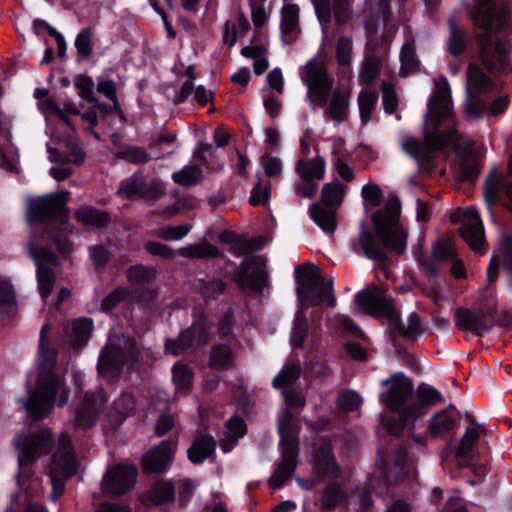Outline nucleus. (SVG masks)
I'll use <instances>...</instances> for the list:
<instances>
[{"label": "nucleus", "mask_w": 512, "mask_h": 512, "mask_svg": "<svg viewBox=\"0 0 512 512\" xmlns=\"http://www.w3.org/2000/svg\"><path fill=\"white\" fill-rule=\"evenodd\" d=\"M401 69L400 75L407 76L410 73L416 71L419 66V62L416 58L415 48L412 44L407 43L402 47L400 53Z\"/></svg>", "instance_id": "nucleus-52"}, {"label": "nucleus", "mask_w": 512, "mask_h": 512, "mask_svg": "<svg viewBox=\"0 0 512 512\" xmlns=\"http://www.w3.org/2000/svg\"><path fill=\"white\" fill-rule=\"evenodd\" d=\"M468 418L470 419L472 426L466 429L465 434L461 438L459 447L456 451L457 458H473L478 452L480 434L484 431L473 417L468 416Z\"/></svg>", "instance_id": "nucleus-30"}, {"label": "nucleus", "mask_w": 512, "mask_h": 512, "mask_svg": "<svg viewBox=\"0 0 512 512\" xmlns=\"http://www.w3.org/2000/svg\"><path fill=\"white\" fill-rule=\"evenodd\" d=\"M299 450V442L294 441L292 438L289 440V447H283L281 462L275 469L274 474L269 479L271 487L280 488L286 480H288L296 466Z\"/></svg>", "instance_id": "nucleus-23"}, {"label": "nucleus", "mask_w": 512, "mask_h": 512, "mask_svg": "<svg viewBox=\"0 0 512 512\" xmlns=\"http://www.w3.org/2000/svg\"><path fill=\"white\" fill-rule=\"evenodd\" d=\"M178 254L190 259H203L218 257L220 252L217 247L207 241H203L181 248Z\"/></svg>", "instance_id": "nucleus-39"}, {"label": "nucleus", "mask_w": 512, "mask_h": 512, "mask_svg": "<svg viewBox=\"0 0 512 512\" xmlns=\"http://www.w3.org/2000/svg\"><path fill=\"white\" fill-rule=\"evenodd\" d=\"M301 77L307 86V97L313 106L321 107L324 115L337 125L347 120L350 91L342 86L333 89L334 78L328 74L323 63L309 61Z\"/></svg>", "instance_id": "nucleus-5"}, {"label": "nucleus", "mask_w": 512, "mask_h": 512, "mask_svg": "<svg viewBox=\"0 0 512 512\" xmlns=\"http://www.w3.org/2000/svg\"><path fill=\"white\" fill-rule=\"evenodd\" d=\"M129 294L127 288L118 287L111 293H109L102 301L101 310L110 311L116 307L121 301H123Z\"/></svg>", "instance_id": "nucleus-64"}, {"label": "nucleus", "mask_w": 512, "mask_h": 512, "mask_svg": "<svg viewBox=\"0 0 512 512\" xmlns=\"http://www.w3.org/2000/svg\"><path fill=\"white\" fill-rule=\"evenodd\" d=\"M352 51V40L347 36H341L336 44V58L340 66L347 67L351 64Z\"/></svg>", "instance_id": "nucleus-58"}, {"label": "nucleus", "mask_w": 512, "mask_h": 512, "mask_svg": "<svg viewBox=\"0 0 512 512\" xmlns=\"http://www.w3.org/2000/svg\"><path fill=\"white\" fill-rule=\"evenodd\" d=\"M345 194V187L339 182L326 183L321 191V204H313L309 211L311 218L325 232L332 233L336 228L334 209L337 208Z\"/></svg>", "instance_id": "nucleus-14"}, {"label": "nucleus", "mask_w": 512, "mask_h": 512, "mask_svg": "<svg viewBox=\"0 0 512 512\" xmlns=\"http://www.w3.org/2000/svg\"><path fill=\"white\" fill-rule=\"evenodd\" d=\"M347 498L346 493L341 489L339 485L334 482L329 483L323 493L320 500L322 509L331 510L337 505L344 502Z\"/></svg>", "instance_id": "nucleus-45"}, {"label": "nucleus", "mask_w": 512, "mask_h": 512, "mask_svg": "<svg viewBox=\"0 0 512 512\" xmlns=\"http://www.w3.org/2000/svg\"><path fill=\"white\" fill-rule=\"evenodd\" d=\"M466 48V34L453 20L449 21L448 50L452 55H459Z\"/></svg>", "instance_id": "nucleus-48"}, {"label": "nucleus", "mask_w": 512, "mask_h": 512, "mask_svg": "<svg viewBox=\"0 0 512 512\" xmlns=\"http://www.w3.org/2000/svg\"><path fill=\"white\" fill-rule=\"evenodd\" d=\"M245 431L246 426L243 419L237 416L231 417L226 424V439L220 441L223 452H230L238 439L245 435Z\"/></svg>", "instance_id": "nucleus-36"}, {"label": "nucleus", "mask_w": 512, "mask_h": 512, "mask_svg": "<svg viewBox=\"0 0 512 512\" xmlns=\"http://www.w3.org/2000/svg\"><path fill=\"white\" fill-rule=\"evenodd\" d=\"M487 317L488 311L461 308L456 311V325L463 331H470L477 336H481L494 326V323L487 321Z\"/></svg>", "instance_id": "nucleus-24"}, {"label": "nucleus", "mask_w": 512, "mask_h": 512, "mask_svg": "<svg viewBox=\"0 0 512 512\" xmlns=\"http://www.w3.org/2000/svg\"><path fill=\"white\" fill-rule=\"evenodd\" d=\"M381 384L388 388L380 394V399L389 410L421 415L422 407L413 402V384L403 373L397 372Z\"/></svg>", "instance_id": "nucleus-11"}, {"label": "nucleus", "mask_w": 512, "mask_h": 512, "mask_svg": "<svg viewBox=\"0 0 512 512\" xmlns=\"http://www.w3.org/2000/svg\"><path fill=\"white\" fill-rule=\"evenodd\" d=\"M296 278L300 308L305 310V306H318L325 301L329 306H335L332 277L325 280L315 266L306 263L296 268Z\"/></svg>", "instance_id": "nucleus-8"}, {"label": "nucleus", "mask_w": 512, "mask_h": 512, "mask_svg": "<svg viewBox=\"0 0 512 512\" xmlns=\"http://www.w3.org/2000/svg\"><path fill=\"white\" fill-rule=\"evenodd\" d=\"M292 419L293 415L291 412L287 410H283L281 415L278 419V433L281 436V442L280 445H283V447H289V440L292 438L294 441H298L293 425H292Z\"/></svg>", "instance_id": "nucleus-51"}, {"label": "nucleus", "mask_w": 512, "mask_h": 512, "mask_svg": "<svg viewBox=\"0 0 512 512\" xmlns=\"http://www.w3.org/2000/svg\"><path fill=\"white\" fill-rule=\"evenodd\" d=\"M215 448L216 441L212 436H198L188 449V458L191 462L200 464L214 454Z\"/></svg>", "instance_id": "nucleus-34"}, {"label": "nucleus", "mask_w": 512, "mask_h": 512, "mask_svg": "<svg viewBox=\"0 0 512 512\" xmlns=\"http://www.w3.org/2000/svg\"><path fill=\"white\" fill-rule=\"evenodd\" d=\"M465 216L460 234L472 250L480 251L485 241L483 223L475 208H468Z\"/></svg>", "instance_id": "nucleus-25"}, {"label": "nucleus", "mask_w": 512, "mask_h": 512, "mask_svg": "<svg viewBox=\"0 0 512 512\" xmlns=\"http://www.w3.org/2000/svg\"><path fill=\"white\" fill-rule=\"evenodd\" d=\"M435 90L428 102L425 143L414 138L402 141L403 150L416 159L422 169L432 168V154L447 146L455 148L457 131L454 129V109L448 81L444 77L434 80Z\"/></svg>", "instance_id": "nucleus-1"}, {"label": "nucleus", "mask_w": 512, "mask_h": 512, "mask_svg": "<svg viewBox=\"0 0 512 512\" xmlns=\"http://www.w3.org/2000/svg\"><path fill=\"white\" fill-rule=\"evenodd\" d=\"M137 468L134 465H117L104 476L102 489L110 495H121L130 490L136 482Z\"/></svg>", "instance_id": "nucleus-20"}, {"label": "nucleus", "mask_w": 512, "mask_h": 512, "mask_svg": "<svg viewBox=\"0 0 512 512\" xmlns=\"http://www.w3.org/2000/svg\"><path fill=\"white\" fill-rule=\"evenodd\" d=\"M134 396L129 392H122L112 404L109 412L110 422L114 427L122 424L135 410Z\"/></svg>", "instance_id": "nucleus-32"}, {"label": "nucleus", "mask_w": 512, "mask_h": 512, "mask_svg": "<svg viewBox=\"0 0 512 512\" xmlns=\"http://www.w3.org/2000/svg\"><path fill=\"white\" fill-rule=\"evenodd\" d=\"M69 194V191H60L41 197L29 198L26 212L28 221L59 219L65 225L64 218L68 214L66 202Z\"/></svg>", "instance_id": "nucleus-15"}, {"label": "nucleus", "mask_w": 512, "mask_h": 512, "mask_svg": "<svg viewBox=\"0 0 512 512\" xmlns=\"http://www.w3.org/2000/svg\"><path fill=\"white\" fill-rule=\"evenodd\" d=\"M75 217L84 225L93 227H104L110 221L108 213L87 206L76 210Z\"/></svg>", "instance_id": "nucleus-38"}, {"label": "nucleus", "mask_w": 512, "mask_h": 512, "mask_svg": "<svg viewBox=\"0 0 512 512\" xmlns=\"http://www.w3.org/2000/svg\"><path fill=\"white\" fill-rule=\"evenodd\" d=\"M198 290L203 297L209 299H217L226 290L225 283L218 278L211 280H199Z\"/></svg>", "instance_id": "nucleus-54"}, {"label": "nucleus", "mask_w": 512, "mask_h": 512, "mask_svg": "<svg viewBox=\"0 0 512 512\" xmlns=\"http://www.w3.org/2000/svg\"><path fill=\"white\" fill-rule=\"evenodd\" d=\"M492 87V81L476 64H470L467 70V92L483 93Z\"/></svg>", "instance_id": "nucleus-35"}, {"label": "nucleus", "mask_w": 512, "mask_h": 512, "mask_svg": "<svg viewBox=\"0 0 512 512\" xmlns=\"http://www.w3.org/2000/svg\"><path fill=\"white\" fill-rule=\"evenodd\" d=\"M470 17L476 26L484 30V33L477 36L482 64L490 73L506 72L510 64L509 47L501 40L494 43L491 31L510 32L507 9H496L492 0H475Z\"/></svg>", "instance_id": "nucleus-2"}, {"label": "nucleus", "mask_w": 512, "mask_h": 512, "mask_svg": "<svg viewBox=\"0 0 512 512\" xmlns=\"http://www.w3.org/2000/svg\"><path fill=\"white\" fill-rule=\"evenodd\" d=\"M74 86L78 91L81 98L87 100L90 103H95L96 98L94 96V81L91 77L86 75H78L74 80Z\"/></svg>", "instance_id": "nucleus-59"}, {"label": "nucleus", "mask_w": 512, "mask_h": 512, "mask_svg": "<svg viewBox=\"0 0 512 512\" xmlns=\"http://www.w3.org/2000/svg\"><path fill=\"white\" fill-rule=\"evenodd\" d=\"M309 331L308 318L303 308H299L295 315L290 335V343L293 347H302Z\"/></svg>", "instance_id": "nucleus-40"}, {"label": "nucleus", "mask_w": 512, "mask_h": 512, "mask_svg": "<svg viewBox=\"0 0 512 512\" xmlns=\"http://www.w3.org/2000/svg\"><path fill=\"white\" fill-rule=\"evenodd\" d=\"M459 168L461 178L469 181L477 177L481 169V164L475 154L466 153L459 156Z\"/></svg>", "instance_id": "nucleus-46"}, {"label": "nucleus", "mask_w": 512, "mask_h": 512, "mask_svg": "<svg viewBox=\"0 0 512 512\" xmlns=\"http://www.w3.org/2000/svg\"><path fill=\"white\" fill-rule=\"evenodd\" d=\"M486 110L487 106L485 102L477 95V93L467 92L466 111L469 116L480 118Z\"/></svg>", "instance_id": "nucleus-63"}, {"label": "nucleus", "mask_w": 512, "mask_h": 512, "mask_svg": "<svg viewBox=\"0 0 512 512\" xmlns=\"http://www.w3.org/2000/svg\"><path fill=\"white\" fill-rule=\"evenodd\" d=\"M66 150L59 151L55 148H49V159L56 163H73L81 165L85 160V152L76 140H69L65 144Z\"/></svg>", "instance_id": "nucleus-33"}, {"label": "nucleus", "mask_w": 512, "mask_h": 512, "mask_svg": "<svg viewBox=\"0 0 512 512\" xmlns=\"http://www.w3.org/2000/svg\"><path fill=\"white\" fill-rule=\"evenodd\" d=\"M193 371L187 365L177 363L173 368V381L178 390L187 391L193 380Z\"/></svg>", "instance_id": "nucleus-56"}, {"label": "nucleus", "mask_w": 512, "mask_h": 512, "mask_svg": "<svg viewBox=\"0 0 512 512\" xmlns=\"http://www.w3.org/2000/svg\"><path fill=\"white\" fill-rule=\"evenodd\" d=\"M106 402L107 395L103 388L87 391L73 410V426L83 430L93 427L98 422Z\"/></svg>", "instance_id": "nucleus-16"}, {"label": "nucleus", "mask_w": 512, "mask_h": 512, "mask_svg": "<svg viewBox=\"0 0 512 512\" xmlns=\"http://www.w3.org/2000/svg\"><path fill=\"white\" fill-rule=\"evenodd\" d=\"M142 178L143 175L140 172H135L130 177L122 180L117 189V194L123 199L139 198Z\"/></svg>", "instance_id": "nucleus-47"}, {"label": "nucleus", "mask_w": 512, "mask_h": 512, "mask_svg": "<svg viewBox=\"0 0 512 512\" xmlns=\"http://www.w3.org/2000/svg\"><path fill=\"white\" fill-rule=\"evenodd\" d=\"M233 354L231 349L224 345L219 344L213 346L210 352L209 365L214 369H229L233 367Z\"/></svg>", "instance_id": "nucleus-41"}, {"label": "nucleus", "mask_w": 512, "mask_h": 512, "mask_svg": "<svg viewBox=\"0 0 512 512\" xmlns=\"http://www.w3.org/2000/svg\"><path fill=\"white\" fill-rule=\"evenodd\" d=\"M50 436V432L44 430L29 436L19 435L14 440L18 451V483L30 496H36L42 491L40 480L31 476L30 467L41 454L46 453L51 442Z\"/></svg>", "instance_id": "nucleus-7"}, {"label": "nucleus", "mask_w": 512, "mask_h": 512, "mask_svg": "<svg viewBox=\"0 0 512 512\" xmlns=\"http://www.w3.org/2000/svg\"><path fill=\"white\" fill-rule=\"evenodd\" d=\"M268 277L266 258L254 255L240 263L232 278L241 290L262 295L269 286Z\"/></svg>", "instance_id": "nucleus-13"}, {"label": "nucleus", "mask_w": 512, "mask_h": 512, "mask_svg": "<svg viewBox=\"0 0 512 512\" xmlns=\"http://www.w3.org/2000/svg\"><path fill=\"white\" fill-rule=\"evenodd\" d=\"M92 329L91 319L81 318L72 321L65 327L66 341L74 347H82L88 342Z\"/></svg>", "instance_id": "nucleus-31"}, {"label": "nucleus", "mask_w": 512, "mask_h": 512, "mask_svg": "<svg viewBox=\"0 0 512 512\" xmlns=\"http://www.w3.org/2000/svg\"><path fill=\"white\" fill-rule=\"evenodd\" d=\"M139 349L131 339L110 341L102 350L97 363L101 376L107 379L117 378L124 365L133 363L138 358Z\"/></svg>", "instance_id": "nucleus-10"}, {"label": "nucleus", "mask_w": 512, "mask_h": 512, "mask_svg": "<svg viewBox=\"0 0 512 512\" xmlns=\"http://www.w3.org/2000/svg\"><path fill=\"white\" fill-rule=\"evenodd\" d=\"M399 216V201L389 200L384 209L377 211L372 217L376 237L362 223L354 250H362L367 258L375 261L385 260L387 250L402 253L406 249L407 233L399 223Z\"/></svg>", "instance_id": "nucleus-3"}, {"label": "nucleus", "mask_w": 512, "mask_h": 512, "mask_svg": "<svg viewBox=\"0 0 512 512\" xmlns=\"http://www.w3.org/2000/svg\"><path fill=\"white\" fill-rule=\"evenodd\" d=\"M174 498V484L168 480H159L141 496V502L146 506H159L174 500Z\"/></svg>", "instance_id": "nucleus-28"}, {"label": "nucleus", "mask_w": 512, "mask_h": 512, "mask_svg": "<svg viewBox=\"0 0 512 512\" xmlns=\"http://www.w3.org/2000/svg\"><path fill=\"white\" fill-rule=\"evenodd\" d=\"M398 418H391L386 421V428L393 436H400L405 426L414 421L419 415H413L411 412H398Z\"/></svg>", "instance_id": "nucleus-60"}, {"label": "nucleus", "mask_w": 512, "mask_h": 512, "mask_svg": "<svg viewBox=\"0 0 512 512\" xmlns=\"http://www.w3.org/2000/svg\"><path fill=\"white\" fill-rule=\"evenodd\" d=\"M92 36L93 30L88 27L83 29L76 37L75 47L82 58H88L92 53Z\"/></svg>", "instance_id": "nucleus-61"}, {"label": "nucleus", "mask_w": 512, "mask_h": 512, "mask_svg": "<svg viewBox=\"0 0 512 512\" xmlns=\"http://www.w3.org/2000/svg\"><path fill=\"white\" fill-rule=\"evenodd\" d=\"M282 41L285 44L294 43L301 34L299 24V7L295 4H287L281 11L280 22Z\"/></svg>", "instance_id": "nucleus-27"}, {"label": "nucleus", "mask_w": 512, "mask_h": 512, "mask_svg": "<svg viewBox=\"0 0 512 512\" xmlns=\"http://www.w3.org/2000/svg\"><path fill=\"white\" fill-rule=\"evenodd\" d=\"M155 275L154 268L144 265H134L126 271L128 281L133 284L150 283L155 279Z\"/></svg>", "instance_id": "nucleus-53"}, {"label": "nucleus", "mask_w": 512, "mask_h": 512, "mask_svg": "<svg viewBox=\"0 0 512 512\" xmlns=\"http://www.w3.org/2000/svg\"><path fill=\"white\" fill-rule=\"evenodd\" d=\"M38 240L33 237L28 243L30 256L33 258L37 265V281L41 296L44 300L52 293L55 274L45 266L47 264H56L57 257L46 248H38Z\"/></svg>", "instance_id": "nucleus-18"}, {"label": "nucleus", "mask_w": 512, "mask_h": 512, "mask_svg": "<svg viewBox=\"0 0 512 512\" xmlns=\"http://www.w3.org/2000/svg\"><path fill=\"white\" fill-rule=\"evenodd\" d=\"M165 193L166 188L162 180L155 178L148 181L143 176L139 198L149 202H155L161 199Z\"/></svg>", "instance_id": "nucleus-43"}, {"label": "nucleus", "mask_w": 512, "mask_h": 512, "mask_svg": "<svg viewBox=\"0 0 512 512\" xmlns=\"http://www.w3.org/2000/svg\"><path fill=\"white\" fill-rule=\"evenodd\" d=\"M49 329V325H44L40 332L38 359L40 372L37 388L29 390V398L27 400H21L27 413L35 419H42L50 413L57 393H59L57 403L59 407L67 404L70 394L62 378L52 372L56 353L52 349L45 348Z\"/></svg>", "instance_id": "nucleus-4"}, {"label": "nucleus", "mask_w": 512, "mask_h": 512, "mask_svg": "<svg viewBox=\"0 0 512 512\" xmlns=\"http://www.w3.org/2000/svg\"><path fill=\"white\" fill-rule=\"evenodd\" d=\"M116 156L132 164H145L153 159L144 148L138 146H125Z\"/></svg>", "instance_id": "nucleus-50"}, {"label": "nucleus", "mask_w": 512, "mask_h": 512, "mask_svg": "<svg viewBox=\"0 0 512 512\" xmlns=\"http://www.w3.org/2000/svg\"><path fill=\"white\" fill-rule=\"evenodd\" d=\"M314 469L323 477L335 479L339 476V466L333 456L329 440H323L317 449L314 457Z\"/></svg>", "instance_id": "nucleus-26"}, {"label": "nucleus", "mask_w": 512, "mask_h": 512, "mask_svg": "<svg viewBox=\"0 0 512 512\" xmlns=\"http://www.w3.org/2000/svg\"><path fill=\"white\" fill-rule=\"evenodd\" d=\"M208 341V333L204 323L197 322L183 331L176 340H167L166 351L172 355H180L194 344L204 345Z\"/></svg>", "instance_id": "nucleus-21"}, {"label": "nucleus", "mask_w": 512, "mask_h": 512, "mask_svg": "<svg viewBox=\"0 0 512 512\" xmlns=\"http://www.w3.org/2000/svg\"><path fill=\"white\" fill-rule=\"evenodd\" d=\"M262 247L260 239L249 240L243 235H238L237 239L230 246V251L236 256H241L252 251L259 250Z\"/></svg>", "instance_id": "nucleus-57"}, {"label": "nucleus", "mask_w": 512, "mask_h": 512, "mask_svg": "<svg viewBox=\"0 0 512 512\" xmlns=\"http://www.w3.org/2000/svg\"><path fill=\"white\" fill-rule=\"evenodd\" d=\"M322 31L327 32L332 19L339 28L353 18L352 0H311Z\"/></svg>", "instance_id": "nucleus-17"}, {"label": "nucleus", "mask_w": 512, "mask_h": 512, "mask_svg": "<svg viewBox=\"0 0 512 512\" xmlns=\"http://www.w3.org/2000/svg\"><path fill=\"white\" fill-rule=\"evenodd\" d=\"M202 178V169L196 165H187L172 174L173 181L184 187L197 185L202 181Z\"/></svg>", "instance_id": "nucleus-42"}, {"label": "nucleus", "mask_w": 512, "mask_h": 512, "mask_svg": "<svg viewBox=\"0 0 512 512\" xmlns=\"http://www.w3.org/2000/svg\"><path fill=\"white\" fill-rule=\"evenodd\" d=\"M380 69L381 62L377 57H366L360 73L361 80L366 84L372 83L376 76L379 74Z\"/></svg>", "instance_id": "nucleus-62"}, {"label": "nucleus", "mask_w": 512, "mask_h": 512, "mask_svg": "<svg viewBox=\"0 0 512 512\" xmlns=\"http://www.w3.org/2000/svg\"><path fill=\"white\" fill-rule=\"evenodd\" d=\"M509 174L512 175V160L509 163ZM484 197L489 205L503 200L512 212V182L506 176L493 169L484 185ZM503 264L512 273V235L505 236L501 242Z\"/></svg>", "instance_id": "nucleus-9"}, {"label": "nucleus", "mask_w": 512, "mask_h": 512, "mask_svg": "<svg viewBox=\"0 0 512 512\" xmlns=\"http://www.w3.org/2000/svg\"><path fill=\"white\" fill-rule=\"evenodd\" d=\"M433 256L437 261L448 262L455 259L456 249L452 239L439 240L433 247Z\"/></svg>", "instance_id": "nucleus-55"}, {"label": "nucleus", "mask_w": 512, "mask_h": 512, "mask_svg": "<svg viewBox=\"0 0 512 512\" xmlns=\"http://www.w3.org/2000/svg\"><path fill=\"white\" fill-rule=\"evenodd\" d=\"M296 171L301 179L321 180L325 175V161L322 157L310 160L300 159Z\"/></svg>", "instance_id": "nucleus-37"}, {"label": "nucleus", "mask_w": 512, "mask_h": 512, "mask_svg": "<svg viewBox=\"0 0 512 512\" xmlns=\"http://www.w3.org/2000/svg\"><path fill=\"white\" fill-rule=\"evenodd\" d=\"M457 425L455 408L450 406L435 413L429 421V433L432 437L443 438Z\"/></svg>", "instance_id": "nucleus-29"}, {"label": "nucleus", "mask_w": 512, "mask_h": 512, "mask_svg": "<svg viewBox=\"0 0 512 512\" xmlns=\"http://www.w3.org/2000/svg\"><path fill=\"white\" fill-rule=\"evenodd\" d=\"M301 375V366L299 363L287 364L273 379L275 388H283L292 385Z\"/></svg>", "instance_id": "nucleus-49"}, {"label": "nucleus", "mask_w": 512, "mask_h": 512, "mask_svg": "<svg viewBox=\"0 0 512 512\" xmlns=\"http://www.w3.org/2000/svg\"><path fill=\"white\" fill-rule=\"evenodd\" d=\"M77 463L70 438L61 434L56 452L53 454L49 476L52 484L51 499L56 501L63 493L65 482L76 473Z\"/></svg>", "instance_id": "nucleus-12"}, {"label": "nucleus", "mask_w": 512, "mask_h": 512, "mask_svg": "<svg viewBox=\"0 0 512 512\" xmlns=\"http://www.w3.org/2000/svg\"><path fill=\"white\" fill-rule=\"evenodd\" d=\"M378 95L375 92L362 90L358 95L359 115L363 125L371 120L372 113L377 105Z\"/></svg>", "instance_id": "nucleus-44"}, {"label": "nucleus", "mask_w": 512, "mask_h": 512, "mask_svg": "<svg viewBox=\"0 0 512 512\" xmlns=\"http://www.w3.org/2000/svg\"><path fill=\"white\" fill-rule=\"evenodd\" d=\"M357 305L367 314L384 318L391 326L394 334L408 339H415L424 329L418 314L411 313L404 324L400 313L395 307L392 297L382 288L369 286L356 295Z\"/></svg>", "instance_id": "nucleus-6"}, {"label": "nucleus", "mask_w": 512, "mask_h": 512, "mask_svg": "<svg viewBox=\"0 0 512 512\" xmlns=\"http://www.w3.org/2000/svg\"><path fill=\"white\" fill-rule=\"evenodd\" d=\"M406 464V451L397 446L393 448H380L376 466L388 484L398 482L404 476Z\"/></svg>", "instance_id": "nucleus-19"}, {"label": "nucleus", "mask_w": 512, "mask_h": 512, "mask_svg": "<svg viewBox=\"0 0 512 512\" xmlns=\"http://www.w3.org/2000/svg\"><path fill=\"white\" fill-rule=\"evenodd\" d=\"M175 448L174 441H162L143 456V471L147 474L164 472L172 462Z\"/></svg>", "instance_id": "nucleus-22"}]
</instances>
